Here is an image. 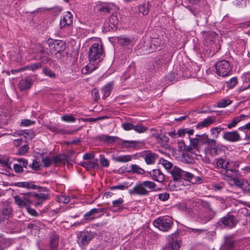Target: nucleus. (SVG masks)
Segmentation results:
<instances>
[{"label": "nucleus", "instance_id": "6e6552de", "mask_svg": "<svg viewBox=\"0 0 250 250\" xmlns=\"http://www.w3.org/2000/svg\"><path fill=\"white\" fill-rule=\"evenodd\" d=\"M154 225L162 231H167L172 226L173 222L169 217H159L153 222Z\"/></svg>", "mask_w": 250, "mask_h": 250}, {"label": "nucleus", "instance_id": "f3484780", "mask_svg": "<svg viewBox=\"0 0 250 250\" xmlns=\"http://www.w3.org/2000/svg\"><path fill=\"white\" fill-rule=\"evenodd\" d=\"M149 174L152 179L156 181L162 183L165 181V176L159 169H153L149 172Z\"/></svg>", "mask_w": 250, "mask_h": 250}, {"label": "nucleus", "instance_id": "f8f14e48", "mask_svg": "<svg viewBox=\"0 0 250 250\" xmlns=\"http://www.w3.org/2000/svg\"><path fill=\"white\" fill-rule=\"evenodd\" d=\"M223 138L225 140L231 142H237L240 140V136L237 131L224 132Z\"/></svg>", "mask_w": 250, "mask_h": 250}, {"label": "nucleus", "instance_id": "864d4df0", "mask_svg": "<svg viewBox=\"0 0 250 250\" xmlns=\"http://www.w3.org/2000/svg\"><path fill=\"white\" fill-rule=\"evenodd\" d=\"M61 119L64 122H75L76 118L71 115H65L62 116Z\"/></svg>", "mask_w": 250, "mask_h": 250}, {"label": "nucleus", "instance_id": "9d476101", "mask_svg": "<svg viewBox=\"0 0 250 250\" xmlns=\"http://www.w3.org/2000/svg\"><path fill=\"white\" fill-rule=\"evenodd\" d=\"M227 149V147L223 145H216L215 144L209 145L206 149V154H209L214 157L221 155Z\"/></svg>", "mask_w": 250, "mask_h": 250}, {"label": "nucleus", "instance_id": "13d9d810", "mask_svg": "<svg viewBox=\"0 0 250 250\" xmlns=\"http://www.w3.org/2000/svg\"><path fill=\"white\" fill-rule=\"evenodd\" d=\"M231 103V101L227 99H223L217 103V106L219 107H225Z\"/></svg>", "mask_w": 250, "mask_h": 250}, {"label": "nucleus", "instance_id": "603ef678", "mask_svg": "<svg viewBox=\"0 0 250 250\" xmlns=\"http://www.w3.org/2000/svg\"><path fill=\"white\" fill-rule=\"evenodd\" d=\"M43 72L46 76L51 78H55L56 77L55 73L49 68H44L43 69Z\"/></svg>", "mask_w": 250, "mask_h": 250}, {"label": "nucleus", "instance_id": "dca6fc26", "mask_svg": "<svg viewBox=\"0 0 250 250\" xmlns=\"http://www.w3.org/2000/svg\"><path fill=\"white\" fill-rule=\"evenodd\" d=\"M183 171L184 170H183L178 167L174 166L169 171V172L172 175L173 178V180L174 181H180L182 178H183Z\"/></svg>", "mask_w": 250, "mask_h": 250}, {"label": "nucleus", "instance_id": "423d86ee", "mask_svg": "<svg viewBox=\"0 0 250 250\" xmlns=\"http://www.w3.org/2000/svg\"><path fill=\"white\" fill-rule=\"evenodd\" d=\"M238 222V220L233 215L228 214L219 220L217 223V227L232 229L236 226Z\"/></svg>", "mask_w": 250, "mask_h": 250}, {"label": "nucleus", "instance_id": "b1692460", "mask_svg": "<svg viewBox=\"0 0 250 250\" xmlns=\"http://www.w3.org/2000/svg\"><path fill=\"white\" fill-rule=\"evenodd\" d=\"M98 160L96 161H87L81 162L80 165L85 167L86 169H94L99 168V165L97 163Z\"/></svg>", "mask_w": 250, "mask_h": 250}, {"label": "nucleus", "instance_id": "39448f33", "mask_svg": "<svg viewBox=\"0 0 250 250\" xmlns=\"http://www.w3.org/2000/svg\"><path fill=\"white\" fill-rule=\"evenodd\" d=\"M216 73L220 76L226 77L230 74L231 67L229 62L226 60L217 62L215 63Z\"/></svg>", "mask_w": 250, "mask_h": 250}, {"label": "nucleus", "instance_id": "4468645a", "mask_svg": "<svg viewBox=\"0 0 250 250\" xmlns=\"http://www.w3.org/2000/svg\"><path fill=\"white\" fill-rule=\"evenodd\" d=\"M14 198L16 204L20 208H27V207H30L31 204V201L25 197L21 198L19 195H16L14 197Z\"/></svg>", "mask_w": 250, "mask_h": 250}, {"label": "nucleus", "instance_id": "412c9836", "mask_svg": "<svg viewBox=\"0 0 250 250\" xmlns=\"http://www.w3.org/2000/svg\"><path fill=\"white\" fill-rule=\"evenodd\" d=\"M32 85V80L29 77L25 78L21 80L19 84V88L21 90H24L28 89Z\"/></svg>", "mask_w": 250, "mask_h": 250}, {"label": "nucleus", "instance_id": "f257e3e1", "mask_svg": "<svg viewBox=\"0 0 250 250\" xmlns=\"http://www.w3.org/2000/svg\"><path fill=\"white\" fill-rule=\"evenodd\" d=\"M213 165L222 175L227 178H233L236 177L237 175V170L232 168L230 162L225 159H215Z\"/></svg>", "mask_w": 250, "mask_h": 250}, {"label": "nucleus", "instance_id": "37998d69", "mask_svg": "<svg viewBox=\"0 0 250 250\" xmlns=\"http://www.w3.org/2000/svg\"><path fill=\"white\" fill-rule=\"evenodd\" d=\"M95 210V208H93L88 212H86L84 215V219L86 220L90 221L94 219V217L93 216L96 214Z\"/></svg>", "mask_w": 250, "mask_h": 250}, {"label": "nucleus", "instance_id": "72a5a7b5", "mask_svg": "<svg viewBox=\"0 0 250 250\" xmlns=\"http://www.w3.org/2000/svg\"><path fill=\"white\" fill-rule=\"evenodd\" d=\"M235 177H234L233 178H229L230 179V180L229 182V185L231 186H236V187L241 188L242 184H243L245 179H236Z\"/></svg>", "mask_w": 250, "mask_h": 250}, {"label": "nucleus", "instance_id": "052dcab7", "mask_svg": "<svg viewBox=\"0 0 250 250\" xmlns=\"http://www.w3.org/2000/svg\"><path fill=\"white\" fill-rule=\"evenodd\" d=\"M199 139L198 138H190V145L191 150L197 147L199 143Z\"/></svg>", "mask_w": 250, "mask_h": 250}, {"label": "nucleus", "instance_id": "338daca9", "mask_svg": "<svg viewBox=\"0 0 250 250\" xmlns=\"http://www.w3.org/2000/svg\"><path fill=\"white\" fill-rule=\"evenodd\" d=\"M20 135H22L26 138L31 139L33 137V132L31 131H23L22 133H20Z\"/></svg>", "mask_w": 250, "mask_h": 250}, {"label": "nucleus", "instance_id": "a19ab883", "mask_svg": "<svg viewBox=\"0 0 250 250\" xmlns=\"http://www.w3.org/2000/svg\"><path fill=\"white\" fill-rule=\"evenodd\" d=\"M112 15L109 18V21L113 25H117L119 21V15L114 12L112 13Z\"/></svg>", "mask_w": 250, "mask_h": 250}, {"label": "nucleus", "instance_id": "ea45409f", "mask_svg": "<svg viewBox=\"0 0 250 250\" xmlns=\"http://www.w3.org/2000/svg\"><path fill=\"white\" fill-rule=\"evenodd\" d=\"M145 51L144 54H148L155 52L157 50V47H154L153 45H152L151 42H148L146 45V47L144 46Z\"/></svg>", "mask_w": 250, "mask_h": 250}, {"label": "nucleus", "instance_id": "2eb2a0df", "mask_svg": "<svg viewBox=\"0 0 250 250\" xmlns=\"http://www.w3.org/2000/svg\"><path fill=\"white\" fill-rule=\"evenodd\" d=\"M73 22V16L72 14L69 12H66L63 18L61 19L60 26L61 28L65 26H70Z\"/></svg>", "mask_w": 250, "mask_h": 250}, {"label": "nucleus", "instance_id": "ddd939ff", "mask_svg": "<svg viewBox=\"0 0 250 250\" xmlns=\"http://www.w3.org/2000/svg\"><path fill=\"white\" fill-rule=\"evenodd\" d=\"M171 58V56L169 54H166L163 56H160L157 57L156 58L155 61V65L154 67H156L157 68L161 66L163 64H166L168 63Z\"/></svg>", "mask_w": 250, "mask_h": 250}, {"label": "nucleus", "instance_id": "e2e57ef3", "mask_svg": "<svg viewBox=\"0 0 250 250\" xmlns=\"http://www.w3.org/2000/svg\"><path fill=\"white\" fill-rule=\"evenodd\" d=\"M42 162L45 167H48L53 163L52 158H51L48 157L43 158L42 159Z\"/></svg>", "mask_w": 250, "mask_h": 250}, {"label": "nucleus", "instance_id": "6ab92c4d", "mask_svg": "<svg viewBox=\"0 0 250 250\" xmlns=\"http://www.w3.org/2000/svg\"><path fill=\"white\" fill-rule=\"evenodd\" d=\"M117 9V7L114 4L109 3L102 5L99 10L102 12L113 13Z\"/></svg>", "mask_w": 250, "mask_h": 250}, {"label": "nucleus", "instance_id": "8fccbe9b", "mask_svg": "<svg viewBox=\"0 0 250 250\" xmlns=\"http://www.w3.org/2000/svg\"><path fill=\"white\" fill-rule=\"evenodd\" d=\"M29 149V146L27 145H24L21 147L17 152V155H23L27 152Z\"/></svg>", "mask_w": 250, "mask_h": 250}, {"label": "nucleus", "instance_id": "2f4dec72", "mask_svg": "<svg viewBox=\"0 0 250 250\" xmlns=\"http://www.w3.org/2000/svg\"><path fill=\"white\" fill-rule=\"evenodd\" d=\"M97 68V65L96 64H93L92 62H90L85 66L84 68L82 69V73L83 74H87L91 73L94 70H95Z\"/></svg>", "mask_w": 250, "mask_h": 250}, {"label": "nucleus", "instance_id": "f03ea898", "mask_svg": "<svg viewBox=\"0 0 250 250\" xmlns=\"http://www.w3.org/2000/svg\"><path fill=\"white\" fill-rule=\"evenodd\" d=\"M156 187V184L151 181H146L142 183H137L134 188L129 190V193L130 194H138L140 195H147L149 189H153Z\"/></svg>", "mask_w": 250, "mask_h": 250}, {"label": "nucleus", "instance_id": "c85d7f7f", "mask_svg": "<svg viewBox=\"0 0 250 250\" xmlns=\"http://www.w3.org/2000/svg\"><path fill=\"white\" fill-rule=\"evenodd\" d=\"M158 157V155L155 153H148L145 156V160L147 165H152Z\"/></svg>", "mask_w": 250, "mask_h": 250}, {"label": "nucleus", "instance_id": "09e8293b", "mask_svg": "<svg viewBox=\"0 0 250 250\" xmlns=\"http://www.w3.org/2000/svg\"><path fill=\"white\" fill-rule=\"evenodd\" d=\"M178 146L181 150L189 151L191 150V147L186 145L184 141L178 142Z\"/></svg>", "mask_w": 250, "mask_h": 250}, {"label": "nucleus", "instance_id": "6e6d98bb", "mask_svg": "<svg viewBox=\"0 0 250 250\" xmlns=\"http://www.w3.org/2000/svg\"><path fill=\"white\" fill-rule=\"evenodd\" d=\"M150 42L152 43V45H153L154 47H157V49L159 47H160L161 45L164 44L163 41H162L159 38H155L153 39Z\"/></svg>", "mask_w": 250, "mask_h": 250}, {"label": "nucleus", "instance_id": "bb28decb", "mask_svg": "<svg viewBox=\"0 0 250 250\" xmlns=\"http://www.w3.org/2000/svg\"><path fill=\"white\" fill-rule=\"evenodd\" d=\"M138 143V142L136 141H126L122 140L120 145L122 147L124 148H135L137 146Z\"/></svg>", "mask_w": 250, "mask_h": 250}, {"label": "nucleus", "instance_id": "9b49d317", "mask_svg": "<svg viewBox=\"0 0 250 250\" xmlns=\"http://www.w3.org/2000/svg\"><path fill=\"white\" fill-rule=\"evenodd\" d=\"M49 51L50 54H56V52H63L65 45L62 41H55L49 44Z\"/></svg>", "mask_w": 250, "mask_h": 250}, {"label": "nucleus", "instance_id": "c03bdc74", "mask_svg": "<svg viewBox=\"0 0 250 250\" xmlns=\"http://www.w3.org/2000/svg\"><path fill=\"white\" fill-rule=\"evenodd\" d=\"M241 189L244 193H248L250 192V182L246 180L244 181L243 184H242Z\"/></svg>", "mask_w": 250, "mask_h": 250}, {"label": "nucleus", "instance_id": "de8ad7c7", "mask_svg": "<svg viewBox=\"0 0 250 250\" xmlns=\"http://www.w3.org/2000/svg\"><path fill=\"white\" fill-rule=\"evenodd\" d=\"M0 164L1 165L2 167H4L5 171L12 170V168L7 160L0 158Z\"/></svg>", "mask_w": 250, "mask_h": 250}, {"label": "nucleus", "instance_id": "4be33fe9", "mask_svg": "<svg viewBox=\"0 0 250 250\" xmlns=\"http://www.w3.org/2000/svg\"><path fill=\"white\" fill-rule=\"evenodd\" d=\"M250 117V113L249 115H245L242 114L239 116L235 117L233 118L232 122L227 125L228 128L230 129L232 127H235L236 125L240 122L241 120H244L245 118H249Z\"/></svg>", "mask_w": 250, "mask_h": 250}, {"label": "nucleus", "instance_id": "680f3d73", "mask_svg": "<svg viewBox=\"0 0 250 250\" xmlns=\"http://www.w3.org/2000/svg\"><path fill=\"white\" fill-rule=\"evenodd\" d=\"M126 184H119L117 186H112L110 188V189L112 190H115V189H119V190H125L128 188V186L126 185Z\"/></svg>", "mask_w": 250, "mask_h": 250}, {"label": "nucleus", "instance_id": "473e14b6", "mask_svg": "<svg viewBox=\"0 0 250 250\" xmlns=\"http://www.w3.org/2000/svg\"><path fill=\"white\" fill-rule=\"evenodd\" d=\"M130 168L131 169L129 170V172H131L133 173L143 175L145 173V171L143 168L135 164L131 165L130 166Z\"/></svg>", "mask_w": 250, "mask_h": 250}, {"label": "nucleus", "instance_id": "cd10ccee", "mask_svg": "<svg viewBox=\"0 0 250 250\" xmlns=\"http://www.w3.org/2000/svg\"><path fill=\"white\" fill-rule=\"evenodd\" d=\"M132 159V156L130 155H120L118 156L113 157L112 159L117 162L126 163L130 161Z\"/></svg>", "mask_w": 250, "mask_h": 250}, {"label": "nucleus", "instance_id": "7ed1b4c3", "mask_svg": "<svg viewBox=\"0 0 250 250\" xmlns=\"http://www.w3.org/2000/svg\"><path fill=\"white\" fill-rule=\"evenodd\" d=\"M104 55V50L102 45L95 43L90 47L89 51V60L90 62L94 63L97 61H101Z\"/></svg>", "mask_w": 250, "mask_h": 250}, {"label": "nucleus", "instance_id": "f704fd0d", "mask_svg": "<svg viewBox=\"0 0 250 250\" xmlns=\"http://www.w3.org/2000/svg\"><path fill=\"white\" fill-rule=\"evenodd\" d=\"M138 10L140 13L143 14V15H146L149 11V5L148 2L144 3L138 7Z\"/></svg>", "mask_w": 250, "mask_h": 250}, {"label": "nucleus", "instance_id": "3c124183", "mask_svg": "<svg viewBox=\"0 0 250 250\" xmlns=\"http://www.w3.org/2000/svg\"><path fill=\"white\" fill-rule=\"evenodd\" d=\"M133 129L139 133H144L146 130L147 128L142 125L139 124L136 125H134Z\"/></svg>", "mask_w": 250, "mask_h": 250}, {"label": "nucleus", "instance_id": "bf43d9fd", "mask_svg": "<svg viewBox=\"0 0 250 250\" xmlns=\"http://www.w3.org/2000/svg\"><path fill=\"white\" fill-rule=\"evenodd\" d=\"M224 130L223 128H221L220 127H215L211 128V132L212 135L215 137H217L219 134Z\"/></svg>", "mask_w": 250, "mask_h": 250}, {"label": "nucleus", "instance_id": "4c0bfd02", "mask_svg": "<svg viewBox=\"0 0 250 250\" xmlns=\"http://www.w3.org/2000/svg\"><path fill=\"white\" fill-rule=\"evenodd\" d=\"M159 163L162 164L166 169L169 170V171L173 168V164L164 159L161 158L159 161Z\"/></svg>", "mask_w": 250, "mask_h": 250}, {"label": "nucleus", "instance_id": "a18cd8bd", "mask_svg": "<svg viewBox=\"0 0 250 250\" xmlns=\"http://www.w3.org/2000/svg\"><path fill=\"white\" fill-rule=\"evenodd\" d=\"M237 83L238 81L236 77H233L228 82H226L227 86L229 88H232L234 87L237 84Z\"/></svg>", "mask_w": 250, "mask_h": 250}, {"label": "nucleus", "instance_id": "69168bd1", "mask_svg": "<svg viewBox=\"0 0 250 250\" xmlns=\"http://www.w3.org/2000/svg\"><path fill=\"white\" fill-rule=\"evenodd\" d=\"M122 127L125 130L128 131L133 129L134 125L130 123H125L122 124Z\"/></svg>", "mask_w": 250, "mask_h": 250}, {"label": "nucleus", "instance_id": "7c9ffc66", "mask_svg": "<svg viewBox=\"0 0 250 250\" xmlns=\"http://www.w3.org/2000/svg\"><path fill=\"white\" fill-rule=\"evenodd\" d=\"M113 83H110L104 85V86L103 88L102 92L104 98H105L110 95Z\"/></svg>", "mask_w": 250, "mask_h": 250}, {"label": "nucleus", "instance_id": "20e7f679", "mask_svg": "<svg viewBox=\"0 0 250 250\" xmlns=\"http://www.w3.org/2000/svg\"><path fill=\"white\" fill-rule=\"evenodd\" d=\"M196 202L207 209V215L204 216L201 221L203 223H207L211 220L215 215L216 211L211 208L209 202L200 199H196Z\"/></svg>", "mask_w": 250, "mask_h": 250}, {"label": "nucleus", "instance_id": "393cba45", "mask_svg": "<svg viewBox=\"0 0 250 250\" xmlns=\"http://www.w3.org/2000/svg\"><path fill=\"white\" fill-rule=\"evenodd\" d=\"M203 34L204 40L207 44H210L214 40L215 33L212 32H202Z\"/></svg>", "mask_w": 250, "mask_h": 250}, {"label": "nucleus", "instance_id": "0e129e2a", "mask_svg": "<svg viewBox=\"0 0 250 250\" xmlns=\"http://www.w3.org/2000/svg\"><path fill=\"white\" fill-rule=\"evenodd\" d=\"M35 123V121H32L29 119H24L21 121V125L23 126H28L33 125Z\"/></svg>", "mask_w": 250, "mask_h": 250}, {"label": "nucleus", "instance_id": "aec40b11", "mask_svg": "<svg viewBox=\"0 0 250 250\" xmlns=\"http://www.w3.org/2000/svg\"><path fill=\"white\" fill-rule=\"evenodd\" d=\"M183 178L187 181L192 182L193 184L200 183L202 180L200 177L195 176L193 174L185 171H183Z\"/></svg>", "mask_w": 250, "mask_h": 250}, {"label": "nucleus", "instance_id": "49530a36", "mask_svg": "<svg viewBox=\"0 0 250 250\" xmlns=\"http://www.w3.org/2000/svg\"><path fill=\"white\" fill-rule=\"evenodd\" d=\"M100 138L107 143H111L115 142L116 139L118 138L116 137L110 136L108 135H102L100 136Z\"/></svg>", "mask_w": 250, "mask_h": 250}, {"label": "nucleus", "instance_id": "c756f323", "mask_svg": "<svg viewBox=\"0 0 250 250\" xmlns=\"http://www.w3.org/2000/svg\"><path fill=\"white\" fill-rule=\"evenodd\" d=\"M12 208L9 206H6L3 208L1 210L0 213V219H6L8 218L12 212Z\"/></svg>", "mask_w": 250, "mask_h": 250}, {"label": "nucleus", "instance_id": "0eeeda50", "mask_svg": "<svg viewBox=\"0 0 250 250\" xmlns=\"http://www.w3.org/2000/svg\"><path fill=\"white\" fill-rule=\"evenodd\" d=\"M95 235V233L92 231H80L77 234V243L81 248L84 247L92 240Z\"/></svg>", "mask_w": 250, "mask_h": 250}, {"label": "nucleus", "instance_id": "a211bd4d", "mask_svg": "<svg viewBox=\"0 0 250 250\" xmlns=\"http://www.w3.org/2000/svg\"><path fill=\"white\" fill-rule=\"evenodd\" d=\"M59 236L55 233L50 235L49 247L50 250H58Z\"/></svg>", "mask_w": 250, "mask_h": 250}, {"label": "nucleus", "instance_id": "4d7b16f0", "mask_svg": "<svg viewBox=\"0 0 250 250\" xmlns=\"http://www.w3.org/2000/svg\"><path fill=\"white\" fill-rule=\"evenodd\" d=\"M42 65V64L41 62H35L31 65H27L26 68L32 71H35L39 68H41Z\"/></svg>", "mask_w": 250, "mask_h": 250}, {"label": "nucleus", "instance_id": "e433bc0d", "mask_svg": "<svg viewBox=\"0 0 250 250\" xmlns=\"http://www.w3.org/2000/svg\"><path fill=\"white\" fill-rule=\"evenodd\" d=\"M124 199L122 198H120L118 199L117 200H115L113 201L112 204H113V207H118V209L117 211H121L122 209H123L125 208L123 207L122 205L124 203Z\"/></svg>", "mask_w": 250, "mask_h": 250}, {"label": "nucleus", "instance_id": "58836bf2", "mask_svg": "<svg viewBox=\"0 0 250 250\" xmlns=\"http://www.w3.org/2000/svg\"><path fill=\"white\" fill-rule=\"evenodd\" d=\"M53 162L55 164H62L64 163L65 157L62 155H57L52 158Z\"/></svg>", "mask_w": 250, "mask_h": 250}, {"label": "nucleus", "instance_id": "a878e982", "mask_svg": "<svg viewBox=\"0 0 250 250\" xmlns=\"http://www.w3.org/2000/svg\"><path fill=\"white\" fill-rule=\"evenodd\" d=\"M215 119L214 118L210 116L208 117L207 118L205 119L203 121L199 122L197 125V127H207L212 124L215 122Z\"/></svg>", "mask_w": 250, "mask_h": 250}, {"label": "nucleus", "instance_id": "1a4fd4ad", "mask_svg": "<svg viewBox=\"0 0 250 250\" xmlns=\"http://www.w3.org/2000/svg\"><path fill=\"white\" fill-rule=\"evenodd\" d=\"M168 250H179L181 246V240L178 233H174L168 237Z\"/></svg>", "mask_w": 250, "mask_h": 250}, {"label": "nucleus", "instance_id": "5701e85b", "mask_svg": "<svg viewBox=\"0 0 250 250\" xmlns=\"http://www.w3.org/2000/svg\"><path fill=\"white\" fill-rule=\"evenodd\" d=\"M33 196L37 200V201L35 203L36 207L42 206L43 202L48 198L47 195L43 193L41 194L35 193Z\"/></svg>", "mask_w": 250, "mask_h": 250}, {"label": "nucleus", "instance_id": "79ce46f5", "mask_svg": "<svg viewBox=\"0 0 250 250\" xmlns=\"http://www.w3.org/2000/svg\"><path fill=\"white\" fill-rule=\"evenodd\" d=\"M156 139L158 143L160 144H164L168 143L169 141L168 137L164 134H160L156 136Z\"/></svg>", "mask_w": 250, "mask_h": 250}, {"label": "nucleus", "instance_id": "c9c22d12", "mask_svg": "<svg viewBox=\"0 0 250 250\" xmlns=\"http://www.w3.org/2000/svg\"><path fill=\"white\" fill-rule=\"evenodd\" d=\"M118 42L122 46L128 47L130 45H131L132 41L128 38L121 37L118 38Z\"/></svg>", "mask_w": 250, "mask_h": 250}, {"label": "nucleus", "instance_id": "5fc2aeb1", "mask_svg": "<svg viewBox=\"0 0 250 250\" xmlns=\"http://www.w3.org/2000/svg\"><path fill=\"white\" fill-rule=\"evenodd\" d=\"M34 182L29 181V182H25V188L27 189H40L41 188L40 187L35 185Z\"/></svg>", "mask_w": 250, "mask_h": 250}, {"label": "nucleus", "instance_id": "774afa93", "mask_svg": "<svg viewBox=\"0 0 250 250\" xmlns=\"http://www.w3.org/2000/svg\"><path fill=\"white\" fill-rule=\"evenodd\" d=\"M169 198V194L168 193L165 192L161 193L159 195V199L162 201H166Z\"/></svg>", "mask_w": 250, "mask_h": 250}]
</instances>
